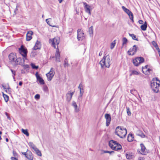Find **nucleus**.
Instances as JSON below:
<instances>
[{
	"label": "nucleus",
	"mask_w": 160,
	"mask_h": 160,
	"mask_svg": "<svg viewBox=\"0 0 160 160\" xmlns=\"http://www.w3.org/2000/svg\"><path fill=\"white\" fill-rule=\"evenodd\" d=\"M29 146L32 148L34 150L35 149V148H37L32 142H29Z\"/></svg>",
	"instance_id": "c9c22d12"
},
{
	"label": "nucleus",
	"mask_w": 160,
	"mask_h": 160,
	"mask_svg": "<svg viewBox=\"0 0 160 160\" xmlns=\"http://www.w3.org/2000/svg\"><path fill=\"white\" fill-rule=\"evenodd\" d=\"M34 150L38 156H42L41 152L37 148H35Z\"/></svg>",
	"instance_id": "a878e982"
},
{
	"label": "nucleus",
	"mask_w": 160,
	"mask_h": 160,
	"mask_svg": "<svg viewBox=\"0 0 160 160\" xmlns=\"http://www.w3.org/2000/svg\"><path fill=\"white\" fill-rule=\"evenodd\" d=\"M78 35L77 38L78 40H82L84 38V33L82 32H81L80 29H78L77 31Z\"/></svg>",
	"instance_id": "9b49d317"
},
{
	"label": "nucleus",
	"mask_w": 160,
	"mask_h": 160,
	"mask_svg": "<svg viewBox=\"0 0 160 160\" xmlns=\"http://www.w3.org/2000/svg\"><path fill=\"white\" fill-rule=\"evenodd\" d=\"M10 70H11V71L12 72V73L13 75L12 77H13V78L14 79H15V78L14 76L16 75V71L13 70L12 69H11Z\"/></svg>",
	"instance_id": "37998d69"
},
{
	"label": "nucleus",
	"mask_w": 160,
	"mask_h": 160,
	"mask_svg": "<svg viewBox=\"0 0 160 160\" xmlns=\"http://www.w3.org/2000/svg\"><path fill=\"white\" fill-rule=\"evenodd\" d=\"M83 3L86 9V11L89 14H90V10L89 6L88 5L86 2H84Z\"/></svg>",
	"instance_id": "4be33fe9"
},
{
	"label": "nucleus",
	"mask_w": 160,
	"mask_h": 160,
	"mask_svg": "<svg viewBox=\"0 0 160 160\" xmlns=\"http://www.w3.org/2000/svg\"><path fill=\"white\" fill-rule=\"evenodd\" d=\"M138 74H139V73L138 72L136 71L133 70V71H132L131 73L130 74V76H131L132 74L138 75Z\"/></svg>",
	"instance_id": "79ce46f5"
},
{
	"label": "nucleus",
	"mask_w": 160,
	"mask_h": 160,
	"mask_svg": "<svg viewBox=\"0 0 160 160\" xmlns=\"http://www.w3.org/2000/svg\"><path fill=\"white\" fill-rule=\"evenodd\" d=\"M67 100L68 102H69L71 100L72 97L69 95V93H67L66 95Z\"/></svg>",
	"instance_id": "7c9ffc66"
},
{
	"label": "nucleus",
	"mask_w": 160,
	"mask_h": 160,
	"mask_svg": "<svg viewBox=\"0 0 160 160\" xmlns=\"http://www.w3.org/2000/svg\"><path fill=\"white\" fill-rule=\"evenodd\" d=\"M134 155V154L133 153L129 152L126 154V156L127 159H130L133 158Z\"/></svg>",
	"instance_id": "6ab92c4d"
},
{
	"label": "nucleus",
	"mask_w": 160,
	"mask_h": 160,
	"mask_svg": "<svg viewBox=\"0 0 160 160\" xmlns=\"http://www.w3.org/2000/svg\"><path fill=\"white\" fill-rule=\"evenodd\" d=\"M134 92H135V90H131V91H130L131 93L133 94H134Z\"/></svg>",
	"instance_id": "e2e57ef3"
},
{
	"label": "nucleus",
	"mask_w": 160,
	"mask_h": 160,
	"mask_svg": "<svg viewBox=\"0 0 160 160\" xmlns=\"http://www.w3.org/2000/svg\"><path fill=\"white\" fill-rule=\"evenodd\" d=\"M127 109V112L128 115V116H131V113L130 111V109L129 107H126Z\"/></svg>",
	"instance_id": "a19ab883"
},
{
	"label": "nucleus",
	"mask_w": 160,
	"mask_h": 160,
	"mask_svg": "<svg viewBox=\"0 0 160 160\" xmlns=\"http://www.w3.org/2000/svg\"><path fill=\"white\" fill-rule=\"evenodd\" d=\"M35 76L36 77L37 80L39 82L40 84L43 85L45 84L43 79L39 75L38 72H37L36 73Z\"/></svg>",
	"instance_id": "4468645a"
},
{
	"label": "nucleus",
	"mask_w": 160,
	"mask_h": 160,
	"mask_svg": "<svg viewBox=\"0 0 160 160\" xmlns=\"http://www.w3.org/2000/svg\"><path fill=\"white\" fill-rule=\"evenodd\" d=\"M102 54V52L101 51L99 53V56H101Z\"/></svg>",
	"instance_id": "774afa93"
},
{
	"label": "nucleus",
	"mask_w": 160,
	"mask_h": 160,
	"mask_svg": "<svg viewBox=\"0 0 160 160\" xmlns=\"http://www.w3.org/2000/svg\"><path fill=\"white\" fill-rule=\"evenodd\" d=\"M82 99V98H78V101L79 102V103H80L81 102Z\"/></svg>",
	"instance_id": "6e6d98bb"
},
{
	"label": "nucleus",
	"mask_w": 160,
	"mask_h": 160,
	"mask_svg": "<svg viewBox=\"0 0 160 160\" xmlns=\"http://www.w3.org/2000/svg\"><path fill=\"white\" fill-rule=\"evenodd\" d=\"M160 85V81L158 78H156L155 80H152L151 83V87L152 90L155 92H158L159 91Z\"/></svg>",
	"instance_id": "f03ea898"
},
{
	"label": "nucleus",
	"mask_w": 160,
	"mask_h": 160,
	"mask_svg": "<svg viewBox=\"0 0 160 160\" xmlns=\"http://www.w3.org/2000/svg\"><path fill=\"white\" fill-rule=\"evenodd\" d=\"M33 33V32L31 31H29L28 32L26 35V40L27 41H29L32 39V35Z\"/></svg>",
	"instance_id": "f3484780"
},
{
	"label": "nucleus",
	"mask_w": 160,
	"mask_h": 160,
	"mask_svg": "<svg viewBox=\"0 0 160 160\" xmlns=\"http://www.w3.org/2000/svg\"><path fill=\"white\" fill-rule=\"evenodd\" d=\"M88 32H89V34H90V36L92 35L93 34V26H92L91 27H90L89 28L88 30Z\"/></svg>",
	"instance_id": "c756f323"
},
{
	"label": "nucleus",
	"mask_w": 160,
	"mask_h": 160,
	"mask_svg": "<svg viewBox=\"0 0 160 160\" xmlns=\"http://www.w3.org/2000/svg\"><path fill=\"white\" fill-rule=\"evenodd\" d=\"M111 62V59L110 56L107 55L106 56H104L102 59L101 60L100 63L102 67H103L105 66L106 67L109 68L110 66V63Z\"/></svg>",
	"instance_id": "7ed1b4c3"
},
{
	"label": "nucleus",
	"mask_w": 160,
	"mask_h": 160,
	"mask_svg": "<svg viewBox=\"0 0 160 160\" xmlns=\"http://www.w3.org/2000/svg\"><path fill=\"white\" fill-rule=\"evenodd\" d=\"M152 71L151 69L150 68H148L147 70H145V72H144V74L146 75H149V74L150 73V72Z\"/></svg>",
	"instance_id": "ea45409f"
},
{
	"label": "nucleus",
	"mask_w": 160,
	"mask_h": 160,
	"mask_svg": "<svg viewBox=\"0 0 160 160\" xmlns=\"http://www.w3.org/2000/svg\"><path fill=\"white\" fill-rule=\"evenodd\" d=\"M34 98L36 99H38L40 98V95L39 94H37L35 95Z\"/></svg>",
	"instance_id": "de8ad7c7"
},
{
	"label": "nucleus",
	"mask_w": 160,
	"mask_h": 160,
	"mask_svg": "<svg viewBox=\"0 0 160 160\" xmlns=\"http://www.w3.org/2000/svg\"><path fill=\"white\" fill-rule=\"evenodd\" d=\"M115 40H114L111 44L110 48L111 49H113L114 47L115 46L116 44V41Z\"/></svg>",
	"instance_id": "e433bc0d"
},
{
	"label": "nucleus",
	"mask_w": 160,
	"mask_h": 160,
	"mask_svg": "<svg viewBox=\"0 0 160 160\" xmlns=\"http://www.w3.org/2000/svg\"><path fill=\"white\" fill-rule=\"evenodd\" d=\"M138 22L139 24L142 25L144 23L143 21H138Z\"/></svg>",
	"instance_id": "bf43d9fd"
},
{
	"label": "nucleus",
	"mask_w": 160,
	"mask_h": 160,
	"mask_svg": "<svg viewBox=\"0 0 160 160\" xmlns=\"http://www.w3.org/2000/svg\"><path fill=\"white\" fill-rule=\"evenodd\" d=\"M53 21H46L47 24L50 26L53 27H57L55 25L52 24V22Z\"/></svg>",
	"instance_id": "c85d7f7f"
},
{
	"label": "nucleus",
	"mask_w": 160,
	"mask_h": 160,
	"mask_svg": "<svg viewBox=\"0 0 160 160\" xmlns=\"http://www.w3.org/2000/svg\"><path fill=\"white\" fill-rule=\"evenodd\" d=\"M147 27L146 22H145L143 24L141 25L140 28L143 31H145L146 30Z\"/></svg>",
	"instance_id": "393cba45"
},
{
	"label": "nucleus",
	"mask_w": 160,
	"mask_h": 160,
	"mask_svg": "<svg viewBox=\"0 0 160 160\" xmlns=\"http://www.w3.org/2000/svg\"><path fill=\"white\" fill-rule=\"evenodd\" d=\"M129 36L132 37L133 39L136 40L137 41H138V39L137 38L136 36L134 34H131L130 33H129Z\"/></svg>",
	"instance_id": "473e14b6"
},
{
	"label": "nucleus",
	"mask_w": 160,
	"mask_h": 160,
	"mask_svg": "<svg viewBox=\"0 0 160 160\" xmlns=\"http://www.w3.org/2000/svg\"><path fill=\"white\" fill-rule=\"evenodd\" d=\"M23 66V67L25 69L28 68H29V66L28 65L26 64V65H22Z\"/></svg>",
	"instance_id": "3c124183"
},
{
	"label": "nucleus",
	"mask_w": 160,
	"mask_h": 160,
	"mask_svg": "<svg viewBox=\"0 0 160 160\" xmlns=\"http://www.w3.org/2000/svg\"><path fill=\"white\" fill-rule=\"evenodd\" d=\"M27 151L28 153L26 158L29 160H33V156L32 152L30 151H28V149Z\"/></svg>",
	"instance_id": "dca6fc26"
},
{
	"label": "nucleus",
	"mask_w": 160,
	"mask_h": 160,
	"mask_svg": "<svg viewBox=\"0 0 160 160\" xmlns=\"http://www.w3.org/2000/svg\"><path fill=\"white\" fill-rule=\"evenodd\" d=\"M83 92H84V91H83V88H82V89L80 90V93H81V94L82 93V94H83Z\"/></svg>",
	"instance_id": "13d9d810"
},
{
	"label": "nucleus",
	"mask_w": 160,
	"mask_h": 160,
	"mask_svg": "<svg viewBox=\"0 0 160 160\" xmlns=\"http://www.w3.org/2000/svg\"><path fill=\"white\" fill-rule=\"evenodd\" d=\"M13 156H14L13 157L18 158V154L16 151H13Z\"/></svg>",
	"instance_id": "a18cd8bd"
},
{
	"label": "nucleus",
	"mask_w": 160,
	"mask_h": 160,
	"mask_svg": "<svg viewBox=\"0 0 160 160\" xmlns=\"http://www.w3.org/2000/svg\"><path fill=\"white\" fill-rule=\"evenodd\" d=\"M122 45H124V44H126L127 43L128 40L126 38L124 37L122 38Z\"/></svg>",
	"instance_id": "72a5a7b5"
},
{
	"label": "nucleus",
	"mask_w": 160,
	"mask_h": 160,
	"mask_svg": "<svg viewBox=\"0 0 160 160\" xmlns=\"http://www.w3.org/2000/svg\"><path fill=\"white\" fill-rule=\"evenodd\" d=\"M55 57L56 61L60 62V52L59 51L58 46H57L56 49V52L55 53Z\"/></svg>",
	"instance_id": "2eb2a0df"
},
{
	"label": "nucleus",
	"mask_w": 160,
	"mask_h": 160,
	"mask_svg": "<svg viewBox=\"0 0 160 160\" xmlns=\"http://www.w3.org/2000/svg\"><path fill=\"white\" fill-rule=\"evenodd\" d=\"M54 70V69L53 68H51L50 71L46 74L48 78V81H51L54 76L55 72Z\"/></svg>",
	"instance_id": "6e6552de"
},
{
	"label": "nucleus",
	"mask_w": 160,
	"mask_h": 160,
	"mask_svg": "<svg viewBox=\"0 0 160 160\" xmlns=\"http://www.w3.org/2000/svg\"><path fill=\"white\" fill-rule=\"evenodd\" d=\"M48 89V87L46 86H44L43 87V90L45 91H46Z\"/></svg>",
	"instance_id": "052dcab7"
},
{
	"label": "nucleus",
	"mask_w": 160,
	"mask_h": 160,
	"mask_svg": "<svg viewBox=\"0 0 160 160\" xmlns=\"http://www.w3.org/2000/svg\"><path fill=\"white\" fill-rule=\"evenodd\" d=\"M136 58L139 64L143 62L144 61V59L143 57H138Z\"/></svg>",
	"instance_id": "b1692460"
},
{
	"label": "nucleus",
	"mask_w": 160,
	"mask_h": 160,
	"mask_svg": "<svg viewBox=\"0 0 160 160\" xmlns=\"http://www.w3.org/2000/svg\"><path fill=\"white\" fill-rule=\"evenodd\" d=\"M72 105L74 108L76 112H78L79 110L77 109L78 106L76 102H75L74 101H73L72 102Z\"/></svg>",
	"instance_id": "bb28decb"
},
{
	"label": "nucleus",
	"mask_w": 160,
	"mask_h": 160,
	"mask_svg": "<svg viewBox=\"0 0 160 160\" xmlns=\"http://www.w3.org/2000/svg\"><path fill=\"white\" fill-rule=\"evenodd\" d=\"M83 94H82V93L81 94L80 93V95H79V96L78 98H82V96L83 95Z\"/></svg>",
	"instance_id": "0e129e2a"
},
{
	"label": "nucleus",
	"mask_w": 160,
	"mask_h": 160,
	"mask_svg": "<svg viewBox=\"0 0 160 160\" xmlns=\"http://www.w3.org/2000/svg\"><path fill=\"white\" fill-rule=\"evenodd\" d=\"M103 153H109L110 154H112L113 153H114V151H108L103 150Z\"/></svg>",
	"instance_id": "c03bdc74"
},
{
	"label": "nucleus",
	"mask_w": 160,
	"mask_h": 160,
	"mask_svg": "<svg viewBox=\"0 0 160 160\" xmlns=\"http://www.w3.org/2000/svg\"><path fill=\"white\" fill-rule=\"evenodd\" d=\"M21 131L22 132L27 136H29V133L27 129H24L22 128Z\"/></svg>",
	"instance_id": "cd10ccee"
},
{
	"label": "nucleus",
	"mask_w": 160,
	"mask_h": 160,
	"mask_svg": "<svg viewBox=\"0 0 160 160\" xmlns=\"http://www.w3.org/2000/svg\"><path fill=\"white\" fill-rule=\"evenodd\" d=\"M105 117L106 119V126H108L110 124L111 119V116L109 114L106 113L105 115Z\"/></svg>",
	"instance_id": "ddd939ff"
},
{
	"label": "nucleus",
	"mask_w": 160,
	"mask_h": 160,
	"mask_svg": "<svg viewBox=\"0 0 160 160\" xmlns=\"http://www.w3.org/2000/svg\"><path fill=\"white\" fill-rule=\"evenodd\" d=\"M137 48L136 45H134L132 48H131L128 52L129 55H133L137 52Z\"/></svg>",
	"instance_id": "9d476101"
},
{
	"label": "nucleus",
	"mask_w": 160,
	"mask_h": 160,
	"mask_svg": "<svg viewBox=\"0 0 160 160\" xmlns=\"http://www.w3.org/2000/svg\"><path fill=\"white\" fill-rule=\"evenodd\" d=\"M24 57H23L22 58L20 57H19L16 59L14 64L16 65H22L24 63L25 60H26Z\"/></svg>",
	"instance_id": "1a4fd4ad"
},
{
	"label": "nucleus",
	"mask_w": 160,
	"mask_h": 160,
	"mask_svg": "<svg viewBox=\"0 0 160 160\" xmlns=\"http://www.w3.org/2000/svg\"><path fill=\"white\" fill-rule=\"evenodd\" d=\"M17 6H16V8L14 10V14H16V13H17L18 11V9L17 8Z\"/></svg>",
	"instance_id": "864d4df0"
},
{
	"label": "nucleus",
	"mask_w": 160,
	"mask_h": 160,
	"mask_svg": "<svg viewBox=\"0 0 160 160\" xmlns=\"http://www.w3.org/2000/svg\"><path fill=\"white\" fill-rule=\"evenodd\" d=\"M115 134L119 136L121 138H123L126 137L127 134V130L123 127L118 126L115 129Z\"/></svg>",
	"instance_id": "f257e3e1"
},
{
	"label": "nucleus",
	"mask_w": 160,
	"mask_h": 160,
	"mask_svg": "<svg viewBox=\"0 0 160 160\" xmlns=\"http://www.w3.org/2000/svg\"><path fill=\"white\" fill-rule=\"evenodd\" d=\"M156 49L158 50V52H160V49H159V48L158 47H158H156Z\"/></svg>",
	"instance_id": "69168bd1"
},
{
	"label": "nucleus",
	"mask_w": 160,
	"mask_h": 160,
	"mask_svg": "<svg viewBox=\"0 0 160 160\" xmlns=\"http://www.w3.org/2000/svg\"><path fill=\"white\" fill-rule=\"evenodd\" d=\"M49 43L52 42V46H53L55 48H56L55 44L58 46L60 42L59 39L58 38H55L53 39H50L49 40Z\"/></svg>",
	"instance_id": "423d86ee"
},
{
	"label": "nucleus",
	"mask_w": 160,
	"mask_h": 160,
	"mask_svg": "<svg viewBox=\"0 0 160 160\" xmlns=\"http://www.w3.org/2000/svg\"><path fill=\"white\" fill-rule=\"evenodd\" d=\"M69 66L67 58H65L64 61V66L65 67H68Z\"/></svg>",
	"instance_id": "58836bf2"
},
{
	"label": "nucleus",
	"mask_w": 160,
	"mask_h": 160,
	"mask_svg": "<svg viewBox=\"0 0 160 160\" xmlns=\"http://www.w3.org/2000/svg\"><path fill=\"white\" fill-rule=\"evenodd\" d=\"M123 10L128 15L131 20H133V14L129 9L126 8L124 6H122Z\"/></svg>",
	"instance_id": "0eeeda50"
},
{
	"label": "nucleus",
	"mask_w": 160,
	"mask_h": 160,
	"mask_svg": "<svg viewBox=\"0 0 160 160\" xmlns=\"http://www.w3.org/2000/svg\"><path fill=\"white\" fill-rule=\"evenodd\" d=\"M152 44L156 48V47H158V45L156 43V42L154 41H153L152 42Z\"/></svg>",
	"instance_id": "09e8293b"
},
{
	"label": "nucleus",
	"mask_w": 160,
	"mask_h": 160,
	"mask_svg": "<svg viewBox=\"0 0 160 160\" xmlns=\"http://www.w3.org/2000/svg\"><path fill=\"white\" fill-rule=\"evenodd\" d=\"M17 158L11 157V160H18Z\"/></svg>",
	"instance_id": "4d7b16f0"
},
{
	"label": "nucleus",
	"mask_w": 160,
	"mask_h": 160,
	"mask_svg": "<svg viewBox=\"0 0 160 160\" xmlns=\"http://www.w3.org/2000/svg\"><path fill=\"white\" fill-rule=\"evenodd\" d=\"M68 93H69V95L71 96V97H72V95H73L74 94V92H71L70 91H69L68 92Z\"/></svg>",
	"instance_id": "603ef678"
},
{
	"label": "nucleus",
	"mask_w": 160,
	"mask_h": 160,
	"mask_svg": "<svg viewBox=\"0 0 160 160\" xmlns=\"http://www.w3.org/2000/svg\"><path fill=\"white\" fill-rule=\"evenodd\" d=\"M140 146L141 147V153L142 155H145L146 154V152H145L146 148L144 145L142 143L140 144Z\"/></svg>",
	"instance_id": "412c9836"
},
{
	"label": "nucleus",
	"mask_w": 160,
	"mask_h": 160,
	"mask_svg": "<svg viewBox=\"0 0 160 160\" xmlns=\"http://www.w3.org/2000/svg\"><path fill=\"white\" fill-rule=\"evenodd\" d=\"M41 44L40 41L37 40L36 42L35 45L33 48V49L36 50L37 49H39L41 48Z\"/></svg>",
	"instance_id": "a211bd4d"
},
{
	"label": "nucleus",
	"mask_w": 160,
	"mask_h": 160,
	"mask_svg": "<svg viewBox=\"0 0 160 160\" xmlns=\"http://www.w3.org/2000/svg\"><path fill=\"white\" fill-rule=\"evenodd\" d=\"M134 137L132 133L129 134L127 137V140L128 142H132L133 140Z\"/></svg>",
	"instance_id": "5701e85b"
},
{
	"label": "nucleus",
	"mask_w": 160,
	"mask_h": 160,
	"mask_svg": "<svg viewBox=\"0 0 160 160\" xmlns=\"http://www.w3.org/2000/svg\"><path fill=\"white\" fill-rule=\"evenodd\" d=\"M78 88L80 90L83 88V85L82 82H81L79 86L78 87Z\"/></svg>",
	"instance_id": "8fccbe9b"
},
{
	"label": "nucleus",
	"mask_w": 160,
	"mask_h": 160,
	"mask_svg": "<svg viewBox=\"0 0 160 160\" xmlns=\"http://www.w3.org/2000/svg\"><path fill=\"white\" fill-rule=\"evenodd\" d=\"M109 146L114 150H119L122 149L121 145L117 141L110 140L109 142Z\"/></svg>",
	"instance_id": "20e7f679"
},
{
	"label": "nucleus",
	"mask_w": 160,
	"mask_h": 160,
	"mask_svg": "<svg viewBox=\"0 0 160 160\" xmlns=\"http://www.w3.org/2000/svg\"><path fill=\"white\" fill-rule=\"evenodd\" d=\"M144 158H143L139 157L138 158V160H144Z\"/></svg>",
	"instance_id": "680f3d73"
},
{
	"label": "nucleus",
	"mask_w": 160,
	"mask_h": 160,
	"mask_svg": "<svg viewBox=\"0 0 160 160\" xmlns=\"http://www.w3.org/2000/svg\"><path fill=\"white\" fill-rule=\"evenodd\" d=\"M28 151H27V152H22V154L23 155H24L25 156V157H26V156L27 155V154L28 153Z\"/></svg>",
	"instance_id": "5fc2aeb1"
},
{
	"label": "nucleus",
	"mask_w": 160,
	"mask_h": 160,
	"mask_svg": "<svg viewBox=\"0 0 160 160\" xmlns=\"http://www.w3.org/2000/svg\"><path fill=\"white\" fill-rule=\"evenodd\" d=\"M2 94L3 97L4 98L5 102H7L8 101L9 99L8 96L7 95L4 94L3 92H2Z\"/></svg>",
	"instance_id": "f704fd0d"
},
{
	"label": "nucleus",
	"mask_w": 160,
	"mask_h": 160,
	"mask_svg": "<svg viewBox=\"0 0 160 160\" xmlns=\"http://www.w3.org/2000/svg\"><path fill=\"white\" fill-rule=\"evenodd\" d=\"M22 82L20 81L19 83V85L20 86H22Z\"/></svg>",
	"instance_id": "338daca9"
},
{
	"label": "nucleus",
	"mask_w": 160,
	"mask_h": 160,
	"mask_svg": "<svg viewBox=\"0 0 160 160\" xmlns=\"http://www.w3.org/2000/svg\"><path fill=\"white\" fill-rule=\"evenodd\" d=\"M136 134L137 135L139 136L142 138H144L145 136L143 133L139 130L137 131Z\"/></svg>",
	"instance_id": "aec40b11"
},
{
	"label": "nucleus",
	"mask_w": 160,
	"mask_h": 160,
	"mask_svg": "<svg viewBox=\"0 0 160 160\" xmlns=\"http://www.w3.org/2000/svg\"><path fill=\"white\" fill-rule=\"evenodd\" d=\"M132 62L134 65L136 66H138L139 64L138 61L137 60L136 58L133 60Z\"/></svg>",
	"instance_id": "2f4dec72"
},
{
	"label": "nucleus",
	"mask_w": 160,
	"mask_h": 160,
	"mask_svg": "<svg viewBox=\"0 0 160 160\" xmlns=\"http://www.w3.org/2000/svg\"><path fill=\"white\" fill-rule=\"evenodd\" d=\"M148 67V65H146L144 67H142V70L143 73H144V70H146L147 69Z\"/></svg>",
	"instance_id": "49530a36"
},
{
	"label": "nucleus",
	"mask_w": 160,
	"mask_h": 160,
	"mask_svg": "<svg viewBox=\"0 0 160 160\" xmlns=\"http://www.w3.org/2000/svg\"><path fill=\"white\" fill-rule=\"evenodd\" d=\"M31 65L32 67V68L33 69H37L38 68V66L35 65L33 63H31Z\"/></svg>",
	"instance_id": "4c0bfd02"
},
{
	"label": "nucleus",
	"mask_w": 160,
	"mask_h": 160,
	"mask_svg": "<svg viewBox=\"0 0 160 160\" xmlns=\"http://www.w3.org/2000/svg\"><path fill=\"white\" fill-rule=\"evenodd\" d=\"M19 52L26 59H27V48L23 45H22L18 48Z\"/></svg>",
	"instance_id": "39448f33"
},
{
	"label": "nucleus",
	"mask_w": 160,
	"mask_h": 160,
	"mask_svg": "<svg viewBox=\"0 0 160 160\" xmlns=\"http://www.w3.org/2000/svg\"><path fill=\"white\" fill-rule=\"evenodd\" d=\"M17 58L16 55L13 53H11L8 56V58L10 62L15 63V60Z\"/></svg>",
	"instance_id": "f8f14e48"
}]
</instances>
